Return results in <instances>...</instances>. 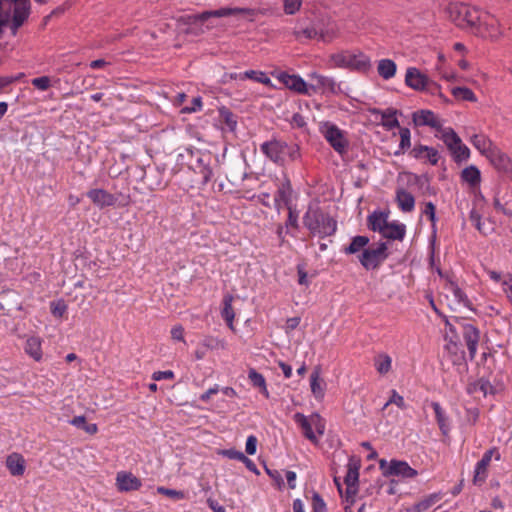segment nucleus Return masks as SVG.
Masks as SVG:
<instances>
[{
    "label": "nucleus",
    "instance_id": "nucleus-53",
    "mask_svg": "<svg viewBox=\"0 0 512 512\" xmlns=\"http://www.w3.org/2000/svg\"><path fill=\"white\" fill-rule=\"evenodd\" d=\"M424 92H427L431 95H438L444 102H448V98L441 92V86L432 81L430 78H429V84H427V88H425L423 90Z\"/></svg>",
    "mask_w": 512,
    "mask_h": 512
},
{
    "label": "nucleus",
    "instance_id": "nucleus-45",
    "mask_svg": "<svg viewBox=\"0 0 512 512\" xmlns=\"http://www.w3.org/2000/svg\"><path fill=\"white\" fill-rule=\"evenodd\" d=\"M245 79H252L258 83H262L265 85H271L270 78L261 71H255V70H248L243 73V75L240 76V80Z\"/></svg>",
    "mask_w": 512,
    "mask_h": 512
},
{
    "label": "nucleus",
    "instance_id": "nucleus-17",
    "mask_svg": "<svg viewBox=\"0 0 512 512\" xmlns=\"http://www.w3.org/2000/svg\"><path fill=\"white\" fill-rule=\"evenodd\" d=\"M487 158L493 167L503 175L508 171L512 164L511 158L498 147L491 148Z\"/></svg>",
    "mask_w": 512,
    "mask_h": 512
},
{
    "label": "nucleus",
    "instance_id": "nucleus-5",
    "mask_svg": "<svg viewBox=\"0 0 512 512\" xmlns=\"http://www.w3.org/2000/svg\"><path fill=\"white\" fill-rule=\"evenodd\" d=\"M253 10L250 8H230L224 7L217 10L204 11L199 14L183 15L177 18V23L180 25L191 26L198 23H204L211 17H228L234 15H252Z\"/></svg>",
    "mask_w": 512,
    "mask_h": 512
},
{
    "label": "nucleus",
    "instance_id": "nucleus-18",
    "mask_svg": "<svg viewBox=\"0 0 512 512\" xmlns=\"http://www.w3.org/2000/svg\"><path fill=\"white\" fill-rule=\"evenodd\" d=\"M87 197L99 209L114 206L117 201V198L113 194L107 192L104 189H91L87 192Z\"/></svg>",
    "mask_w": 512,
    "mask_h": 512
},
{
    "label": "nucleus",
    "instance_id": "nucleus-9",
    "mask_svg": "<svg viewBox=\"0 0 512 512\" xmlns=\"http://www.w3.org/2000/svg\"><path fill=\"white\" fill-rule=\"evenodd\" d=\"M309 78L315 81V83L308 85V91L312 90V92L316 93L318 90H322L323 93L329 92L331 94H338L342 92L340 85L331 77L313 72L309 74Z\"/></svg>",
    "mask_w": 512,
    "mask_h": 512
},
{
    "label": "nucleus",
    "instance_id": "nucleus-8",
    "mask_svg": "<svg viewBox=\"0 0 512 512\" xmlns=\"http://www.w3.org/2000/svg\"><path fill=\"white\" fill-rule=\"evenodd\" d=\"M283 148H285L284 141L275 137L260 145V151L270 161L282 167L287 163L285 156H283Z\"/></svg>",
    "mask_w": 512,
    "mask_h": 512
},
{
    "label": "nucleus",
    "instance_id": "nucleus-64",
    "mask_svg": "<svg viewBox=\"0 0 512 512\" xmlns=\"http://www.w3.org/2000/svg\"><path fill=\"white\" fill-rule=\"evenodd\" d=\"M258 440L256 436L250 435L246 440L245 451L249 455H254L257 451Z\"/></svg>",
    "mask_w": 512,
    "mask_h": 512
},
{
    "label": "nucleus",
    "instance_id": "nucleus-15",
    "mask_svg": "<svg viewBox=\"0 0 512 512\" xmlns=\"http://www.w3.org/2000/svg\"><path fill=\"white\" fill-rule=\"evenodd\" d=\"M405 84L413 90L423 91L429 84V77L416 67H409L406 70Z\"/></svg>",
    "mask_w": 512,
    "mask_h": 512
},
{
    "label": "nucleus",
    "instance_id": "nucleus-20",
    "mask_svg": "<svg viewBox=\"0 0 512 512\" xmlns=\"http://www.w3.org/2000/svg\"><path fill=\"white\" fill-rule=\"evenodd\" d=\"M388 224V212L375 210L367 217V227L373 232L381 233L382 236Z\"/></svg>",
    "mask_w": 512,
    "mask_h": 512
},
{
    "label": "nucleus",
    "instance_id": "nucleus-51",
    "mask_svg": "<svg viewBox=\"0 0 512 512\" xmlns=\"http://www.w3.org/2000/svg\"><path fill=\"white\" fill-rule=\"evenodd\" d=\"M157 492L161 495H165L173 500H182L184 499L185 497V494L183 491L181 490H175V489H170V488H166V487H158L157 488Z\"/></svg>",
    "mask_w": 512,
    "mask_h": 512
},
{
    "label": "nucleus",
    "instance_id": "nucleus-58",
    "mask_svg": "<svg viewBox=\"0 0 512 512\" xmlns=\"http://www.w3.org/2000/svg\"><path fill=\"white\" fill-rule=\"evenodd\" d=\"M288 209V219L286 221V227H292L295 229L299 228L298 224V212L295 208H292L291 205L286 206Z\"/></svg>",
    "mask_w": 512,
    "mask_h": 512
},
{
    "label": "nucleus",
    "instance_id": "nucleus-55",
    "mask_svg": "<svg viewBox=\"0 0 512 512\" xmlns=\"http://www.w3.org/2000/svg\"><path fill=\"white\" fill-rule=\"evenodd\" d=\"M312 512H327L326 503L317 492H314L312 496Z\"/></svg>",
    "mask_w": 512,
    "mask_h": 512
},
{
    "label": "nucleus",
    "instance_id": "nucleus-23",
    "mask_svg": "<svg viewBox=\"0 0 512 512\" xmlns=\"http://www.w3.org/2000/svg\"><path fill=\"white\" fill-rule=\"evenodd\" d=\"M292 186L288 177H285L281 185L278 187L274 196L275 206L279 210L280 203L283 202L285 206L291 204Z\"/></svg>",
    "mask_w": 512,
    "mask_h": 512
},
{
    "label": "nucleus",
    "instance_id": "nucleus-57",
    "mask_svg": "<svg viewBox=\"0 0 512 512\" xmlns=\"http://www.w3.org/2000/svg\"><path fill=\"white\" fill-rule=\"evenodd\" d=\"M31 84L41 91H46L51 86V80L48 76H41L32 79Z\"/></svg>",
    "mask_w": 512,
    "mask_h": 512
},
{
    "label": "nucleus",
    "instance_id": "nucleus-16",
    "mask_svg": "<svg viewBox=\"0 0 512 512\" xmlns=\"http://www.w3.org/2000/svg\"><path fill=\"white\" fill-rule=\"evenodd\" d=\"M369 112L372 115H380L381 116V125L388 131L394 129V128H401L400 123L397 119V114H401L400 111H398L395 108H387L385 110H381L379 108H370Z\"/></svg>",
    "mask_w": 512,
    "mask_h": 512
},
{
    "label": "nucleus",
    "instance_id": "nucleus-56",
    "mask_svg": "<svg viewBox=\"0 0 512 512\" xmlns=\"http://www.w3.org/2000/svg\"><path fill=\"white\" fill-rule=\"evenodd\" d=\"M423 214L425 216H427V218L431 221L433 231L435 232V225H436V220H437L435 205L432 202H426L425 208L423 210Z\"/></svg>",
    "mask_w": 512,
    "mask_h": 512
},
{
    "label": "nucleus",
    "instance_id": "nucleus-54",
    "mask_svg": "<svg viewBox=\"0 0 512 512\" xmlns=\"http://www.w3.org/2000/svg\"><path fill=\"white\" fill-rule=\"evenodd\" d=\"M10 11H11V5H8V8H4L3 6H0V38L3 37V27L8 26L10 23Z\"/></svg>",
    "mask_w": 512,
    "mask_h": 512
},
{
    "label": "nucleus",
    "instance_id": "nucleus-7",
    "mask_svg": "<svg viewBox=\"0 0 512 512\" xmlns=\"http://www.w3.org/2000/svg\"><path fill=\"white\" fill-rule=\"evenodd\" d=\"M389 257L388 244L379 242L376 248L367 247L357 258L366 270H376Z\"/></svg>",
    "mask_w": 512,
    "mask_h": 512
},
{
    "label": "nucleus",
    "instance_id": "nucleus-33",
    "mask_svg": "<svg viewBox=\"0 0 512 512\" xmlns=\"http://www.w3.org/2000/svg\"><path fill=\"white\" fill-rule=\"evenodd\" d=\"M440 498V495L437 493L430 494L421 501L415 503L413 506L407 508L406 512H426L435 503H437L440 500Z\"/></svg>",
    "mask_w": 512,
    "mask_h": 512
},
{
    "label": "nucleus",
    "instance_id": "nucleus-30",
    "mask_svg": "<svg viewBox=\"0 0 512 512\" xmlns=\"http://www.w3.org/2000/svg\"><path fill=\"white\" fill-rule=\"evenodd\" d=\"M410 175L412 176V180L410 182L415 184L423 195L436 194V190L431 186L430 177L427 174L417 175L410 173Z\"/></svg>",
    "mask_w": 512,
    "mask_h": 512
},
{
    "label": "nucleus",
    "instance_id": "nucleus-63",
    "mask_svg": "<svg viewBox=\"0 0 512 512\" xmlns=\"http://www.w3.org/2000/svg\"><path fill=\"white\" fill-rule=\"evenodd\" d=\"M202 345L208 349H217L223 347V342L215 337L207 336L203 339Z\"/></svg>",
    "mask_w": 512,
    "mask_h": 512
},
{
    "label": "nucleus",
    "instance_id": "nucleus-50",
    "mask_svg": "<svg viewBox=\"0 0 512 512\" xmlns=\"http://www.w3.org/2000/svg\"><path fill=\"white\" fill-rule=\"evenodd\" d=\"M311 391L316 398L323 397L324 390L320 385L319 375L317 372H313L310 376Z\"/></svg>",
    "mask_w": 512,
    "mask_h": 512
},
{
    "label": "nucleus",
    "instance_id": "nucleus-25",
    "mask_svg": "<svg viewBox=\"0 0 512 512\" xmlns=\"http://www.w3.org/2000/svg\"><path fill=\"white\" fill-rule=\"evenodd\" d=\"M396 201L398 207L403 212H411L415 207V198L414 196L406 191L404 188H398L396 190Z\"/></svg>",
    "mask_w": 512,
    "mask_h": 512
},
{
    "label": "nucleus",
    "instance_id": "nucleus-42",
    "mask_svg": "<svg viewBox=\"0 0 512 512\" xmlns=\"http://www.w3.org/2000/svg\"><path fill=\"white\" fill-rule=\"evenodd\" d=\"M400 143L399 149L394 152L395 156L403 154L407 149L411 147V132L409 128L401 127L399 129Z\"/></svg>",
    "mask_w": 512,
    "mask_h": 512
},
{
    "label": "nucleus",
    "instance_id": "nucleus-1",
    "mask_svg": "<svg viewBox=\"0 0 512 512\" xmlns=\"http://www.w3.org/2000/svg\"><path fill=\"white\" fill-rule=\"evenodd\" d=\"M448 18L459 28L474 35H482L488 26L491 16L475 6L466 3H450L446 8Z\"/></svg>",
    "mask_w": 512,
    "mask_h": 512
},
{
    "label": "nucleus",
    "instance_id": "nucleus-39",
    "mask_svg": "<svg viewBox=\"0 0 512 512\" xmlns=\"http://www.w3.org/2000/svg\"><path fill=\"white\" fill-rule=\"evenodd\" d=\"M441 140L445 143L449 151L458 146L462 140L452 128H442Z\"/></svg>",
    "mask_w": 512,
    "mask_h": 512
},
{
    "label": "nucleus",
    "instance_id": "nucleus-43",
    "mask_svg": "<svg viewBox=\"0 0 512 512\" xmlns=\"http://www.w3.org/2000/svg\"><path fill=\"white\" fill-rule=\"evenodd\" d=\"M283 156L287 162H295L301 159L300 146L296 143H287L284 141Z\"/></svg>",
    "mask_w": 512,
    "mask_h": 512
},
{
    "label": "nucleus",
    "instance_id": "nucleus-10",
    "mask_svg": "<svg viewBox=\"0 0 512 512\" xmlns=\"http://www.w3.org/2000/svg\"><path fill=\"white\" fill-rule=\"evenodd\" d=\"M496 453V460L500 459V454L497 452L496 448H491L487 450L482 458L477 462L475 471H474V477H473V483L475 485H481L485 482L487 478V468L491 462L493 454Z\"/></svg>",
    "mask_w": 512,
    "mask_h": 512
},
{
    "label": "nucleus",
    "instance_id": "nucleus-24",
    "mask_svg": "<svg viewBox=\"0 0 512 512\" xmlns=\"http://www.w3.org/2000/svg\"><path fill=\"white\" fill-rule=\"evenodd\" d=\"M6 467L13 476H22L25 472V460L22 455L12 453L6 459Z\"/></svg>",
    "mask_w": 512,
    "mask_h": 512
},
{
    "label": "nucleus",
    "instance_id": "nucleus-48",
    "mask_svg": "<svg viewBox=\"0 0 512 512\" xmlns=\"http://www.w3.org/2000/svg\"><path fill=\"white\" fill-rule=\"evenodd\" d=\"M476 390L481 391L484 394V396H486L487 394H494L495 392L494 386L490 383L489 380L485 378H480L477 382L473 384V389H469L468 391L471 393L472 391Z\"/></svg>",
    "mask_w": 512,
    "mask_h": 512
},
{
    "label": "nucleus",
    "instance_id": "nucleus-26",
    "mask_svg": "<svg viewBox=\"0 0 512 512\" xmlns=\"http://www.w3.org/2000/svg\"><path fill=\"white\" fill-rule=\"evenodd\" d=\"M361 467L360 460H356L353 457L349 459L347 465V474L344 477V483L346 486H359V469Z\"/></svg>",
    "mask_w": 512,
    "mask_h": 512
},
{
    "label": "nucleus",
    "instance_id": "nucleus-29",
    "mask_svg": "<svg viewBox=\"0 0 512 512\" xmlns=\"http://www.w3.org/2000/svg\"><path fill=\"white\" fill-rule=\"evenodd\" d=\"M406 234V226L397 221L389 222L387 230L383 234V238L388 240H399L402 241Z\"/></svg>",
    "mask_w": 512,
    "mask_h": 512
},
{
    "label": "nucleus",
    "instance_id": "nucleus-27",
    "mask_svg": "<svg viewBox=\"0 0 512 512\" xmlns=\"http://www.w3.org/2000/svg\"><path fill=\"white\" fill-rule=\"evenodd\" d=\"M369 238L367 236L357 235L351 239L349 245L343 248V252L347 255L361 253L364 249L367 248L369 244Z\"/></svg>",
    "mask_w": 512,
    "mask_h": 512
},
{
    "label": "nucleus",
    "instance_id": "nucleus-47",
    "mask_svg": "<svg viewBox=\"0 0 512 512\" xmlns=\"http://www.w3.org/2000/svg\"><path fill=\"white\" fill-rule=\"evenodd\" d=\"M452 94L455 98L475 102L477 100L474 92L468 87H454Z\"/></svg>",
    "mask_w": 512,
    "mask_h": 512
},
{
    "label": "nucleus",
    "instance_id": "nucleus-28",
    "mask_svg": "<svg viewBox=\"0 0 512 512\" xmlns=\"http://www.w3.org/2000/svg\"><path fill=\"white\" fill-rule=\"evenodd\" d=\"M294 421L301 427L303 435L312 443H317L318 439L312 429V423L302 413L297 412L294 415Z\"/></svg>",
    "mask_w": 512,
    "mask_h": 512
},
{
    "label": "nucleus",
    "instance_id": "nucleus-3",
    "mask_svg": "<svg viewBox=\"0 0 512 512\" xmlns=\"http://www.w3.org/2000/svg\"><path fill=\"white\" fill-rule=\"evenodd\" d=\"M330 61L337 68L349 69L359 73H367L371 68V60L363 52L350 53L342 51L330 56Z\"/></svg>",
    "mask_w": 512,
    "mask_h": 512
},
{
    "label": "nucleus",
    "instance_id": "nucleus-34",
    "mask_svg": "<svg viewBox=\"0 0 512 512\" xmlns=\"http://www.w3.org/2000/svg\"><path fill=\"white\" fill-rule=\"evenodd\" d=\"M471 143L477 150H479L481 154L485 155L486 157H488V153L490 152L491 148L496 147L493 145L489 138L482 134H474L471 137Z\"/></svg>",
    "mask_w": 512,
    "mask_h": 512
},
{
    "label": "nucleus",
    "instance_id": "nucleus-61",
    "mask_svg": "<svg viewBox=\"0 0 512 512\" xmlns=\"http://www.w3.org/2000/svg\"><path fill=\"white\" fill-rule=\"evenodd\" d=\"M220 454L229 459L238 460L240 462L245 458V454L243 452L238 451L234 448L224 449L220 452Z\"/></svg>",
    "mask_w": 512,
    "mask_h": 512
},
{
    "label": "nucleus",
    "instance_id": "nucleus-37",
    "mask_svg": "<svg viewBox=\"0 0 512 512\" xmlns=\"http://www.w3.org/2000/svg\"><path fill=\"white\" fill-rule=\"evenodd\" d=\"M233 296L227 294L223 298V308L221 311L222 318L226 321L227 325L233 329V320L235 317L234 309L232 307Z\"/></svg>",
    "mask_w": 512,
    "mask_h": 512
},
{
    "label": "nucleus",
    "instance_id": "nucleus-6",
    "mask_svg": "<svg viewBox=\"0 0 512 512\" xmlns=\"http://www.w3.org/2000/svg\"><path fill=\"white\" fill-rule=\"evenodd\" d=\"M319 130L325 140L337 153L342 155L347 152L349 142L345 137V132L336 124L330 121L321 122Z\"/></svg>",
    "mask_w": 512,
    "mask_h": 512
},
{
    "label": "nucleus",
    "instance_id": "nucleus-49",
    "mask_svg": "<svg viewBox=\"0 0 512 512\" xmlns=\"http://www.w3.org/2000/svg\"><path fill=\"white\" fill-rule=\"evenodd\" d=\"M451 291L454 297L458 300V302L462 303L464 306L470 308L471 301L468 299L467 295L462 291V289L454 282H451Z\"/></svg>",
    "mask_w": 512,
    "mask_h": 512
},
{
    "label": "nucleus",
    "instance_id": "nucleus-35",
    "mask_svg": "<svg viewBox=\"0 0 512 512\" xmlns=\"http://www.w3.org/2000/svg\"><path fill=\"white\" fill-rule=\"evenodd\" d=\"M25 352L32 357L35 361H41V339L39 337H30L25 344Z\"/></svg>",
    "mask_w": 512,
    "mask_h": 512
},
{
    "label": "nucleus",
    "instance_id": "nucleus-44",
    "mask_svg": "<svg viewBox=\"0 0 512 512\" xmlns=\"http://www.w3.org/2000/svg\"><path fill=\"white\" fill-rule=\"evenodd\" d=\"M375 368L379 374H386L391 369V357L387 354H379L375 357Z\"/></svg>",
    "mask_w": 512,
    "mask_h": 512
},
{
    "label": "nucleus",
    "instance_id": "nucleus-19",
    "mask_svg": "<svg viewBox=\"0 0 512 512\" xmlns=\"http://www.w3.org/2000/svg\"><path fill=\"white\" fill-rule=\"evenodd\" d=\"M412 121L415 126H429L436 130H442V125L431 110H418L413 112Z\"/></svg>",
    "mask_w": 512,
    "mask_h": 512
},
{
    "label": "nucleus",
    "instance_id": "nucleus-13",
    "mask_svg": "<svg viewBox=\"0 0 512 512\" xmlns=\"http://www.w3.org/2000/svg\"><path fill=\"white\" fill-rule=\"evenodd\" d=\"M462 335L466 343L470 359L473 360L480 340V331L474 325L464 323L462 324Z\"/></svg>",
    "mask_w": 512,
    "mask_h": 512
},
{
    "label": "nucleus",
    "instance_id": "nucleus-41",
    "mask_svg": "<svg viewBox=\"0 0 512 512\" xmlns=\"http://www.w3.org/2000/svg\"><path fill=\"white\" fill-rule=\"evenodd\" d=\"M220 121L224 123L230 131H235L237 126L236 115L227 107L222 106L219 108Z\"/></svg>",
    "mask_w": 512,
    "mask_h": 512
},
{
    "label": "nucleus",
    "instance_id": "nucleus-14",
    "mask_svg": "<svg viewBox=\"0 0 512 512\" xmlns=\"http://www.w3.org/2000/svg\"><path fill=\"white\" fill-rule=\"evenodd\" d=\"M417 475V470L412 468L406 461L395 459L390 461L385 471V477L400 476L402 478H414Z\"/></svg>",
    "mask_w": 512,
    "mask_h": 512
},
{
    "label": "nucleus",
    "instance_id": "nucleus-4",
    "mask_svg": "<svg viewBox=\"0 0 512 512\" xmlns=\"http://www.w3.org/2000/svg\"><path fill=\"white\" fill-rule=\"evenodd\" d=\"M186 152L190 156L189 168L201 176L200 184L205 186L214 176L211 166L213 162L212 154L193 148H187Z\"/></svg>",
    "mask_w": 512,
    "mask_h": 512
},
{
    "label": "nucleus",
    "instance_id": "nucleus-32",
    "mask_svg": "<svg viewBox=\"0 0 512 512\" xmlns=\"http://www.w3.org/2000/svg\"><path fill=\"white\" fill-rule=\"evenodd\" d=\"M461 179L472 188L477 187L481 182V172L476 166L470 165L462 170Z\"/></svg>",
    "mask_w": 512,
    "mask_h": 512
},
{
    "label": "nucleus",
    "instance_id": "nucleus-46",
    "mask_svg": "<svg viewBox=\"0 0 512 512\" xmlns=\"http://www.w3.org/2000/svg\"><path fill=\"white\" fill-rule=\"evenodd\" d=\"M450 152H451V155H452L454 161L457 164H460L463 161H466L470 156L469 148L466 145H464L462 142L458 146H456L454 149H452Z\"/></svg>",
    "mask_w": 512,
    "mask_h": 512
},
{
    "label": "nucleus",
    "instance_id": "nucleus-38",
    "mask_svg": "<svg viewBox=\"0 0 512 512\" xmlns=\"http://www.w3.org/2000/svg\"><path fill=\"white\" fill-rule=\"evenodd\" d=\"M397 70L395 62L391 59H382L378 63L377 71L383 79L392 78Z\"/></svg>",
    "mask_w": 512,
    "mask_h": 512
},
{
    "label": "nucleus",
    "instance_id": "nucleus-52",
    "mask_svg": "<svg viewBox=\"0 0 512 512\" xmlns=\"http://www.w3.org/2000/svg\"><path fill=\"white\" fill-rule=\"evenodd\" d=\"M67 308V304L64 300L53 301L50 304L52 315L59 318L66 313Z\"/></svg>",
    "mask_w": 512,
    "mask_h": 512
},
{
    "label": "nucleus",
    "instance_id": "nucleus-62",
    "mask_svg": "<svg viewBox=\"0 0 512 512\" xmlns=\"http://www.w3.org/2000/svg\"><path fill=\"white\" fill-rule=\"evenodd\" d=\"M202 107V99L200 96L194 97L191 101L190 106H186L182 109L183 113H193L201 110Z\"/></svg>",
    "mask_w": 512,
    "mask_h": 512
},
{
    "label": "nucleus",
    "instance_id": "nucleus-59",
    "mask_svg": "<svg viewBox=\"0 0 512 512\" xmlns=\"http://www.w3.org/2000/svg\"><path fill=\"white\" fill-rule=\"evenodd\" d=\"M392 403L397 405L402 410L406 409V404H405L403 396L399 395L396 392V390L391 391V396H390L389 400L386 402L385 407H387L389 404H392Z\"/></svg>",
    "mask_w": 512,
    "mask_h": 512
},
{
    "label": "nucleus",
    "instance_id": "nucleus-22",
    "mask_svg": "<svg viewBox=\"0 0 512 512\" xmlns=\"http://www.w3.org/2000/svg\"><path fill=\"white\" fill-rule=\"evenodd\" d=\"M117 486L120 491H134L138 490L142 483L139 478L132 473L119 472L117 474Z\"/></svg>",
    "mask_w": 512,
    "mask_h": 512
},
{
    "label": "nucleus",
    "instance_id": "nucleus-11",
    "mask_svg": "<svg viewBox=\"0 0 512 512\" xmlns=\"http://www.w3.org/2000/svg\"><path fill=\"white\" fill-rule=\"evenodd\" d=\"M277 79L280 83H282L288 89L305 95H310V91H308V84L304 81L302 77L295 74H289L287 72H280L277 75Z\"/></svg>",
    "mask_w": 512,
    "mask_h": 512
},
{
    "label": "nucleus",
    "instance_id": "nucleus-2",
    "mask_svg": "<svg viewBox=\"0 0 512 512\" xmlns=\"http://www.w3.org/2000/svg\"><path fill=\"white\" fill-rule=\"evenodd\" d=\"M303 225L313 236L321 238L334 235L337 231V221L318 205L308 206L303 216Z\"/></svg>",
    "mask_w": 512,
    "mask_h": 512
},
{
    "label": "nucleus",
    "instance_id": "nucleus-40",
    "mask_svg": "<svg viewBox=\"0 0 512 512\" xmlns=\"http://www.w3.org/2000/svg\"><path fill=\"white\" fill-rule=\"evenodd\" d=\"M248 379L254 387L260 389L262 394H264L266 397L269 396L265 378L261 373L257 372L254 368H251L248 372Z\"/></svg>",
    "mask_w": 512,
    "mask_h": 512
},
{
    "label": "nucleus",
    "instance_id": "nucleus-60",
    "mask_svg": "<svg viewBox=\"0 0 512 512\" xmlns=\"http://www.w3.org/2000/svg\"><path fill=\"white\" fill-rule=\"evenodd\" d=\"M301 7V0H284V11L288 15L295 14Z\"/></svg>",
    "mask_w": 512,
    "mask_h": 512
},
{
    "label": "nucleus",
    "instance_id": "nucleus-36",
    "mask_svg": "<svg viewBox=\"0 0 512 512\" xmlns=\"http://www.w3.org/2000/svg\"><path fill=\"white\" fill-rule=\"evenodd\" d=\"M446 349L452 354V363L454 365H465V351L461 349L458 341L451 338L446 345Z\"/></svg>",
    "mask_w": 512,
    "mask_h": 512
},
{
    "label": "nucleus",
    "instance_id": "nucleus-31",
    "mask_svg": "<svg viewBox=\"0 0 512 512\" xmlns=\"http://www.w3.org/2000/svg\"><path fill=\"white\" fill-rule=\"evenodd\" d=\"M431 407L434 410L436 421H437V424L439 426L441 433L444 436H447L450 431V424H449L448 417L446 416L444 410L442 409L441 405L438 402H432Z\"/></svg>",
    "mask_w": 512,
    "mask_h": 512
},
{
    "label": "nucleus",
    "instance_id": "nucleus-21",
    "mask_svg": "<svg viewBox=\"0 0 512 512\" xmlns=\"http://www.w3.org/2000/svg\"><path fill=\"white\" fill-rule=\"evenodd\" d=\"M301 33L308 39L319 38L324 42H329L334 37L333 28H323L318 24H313L304 28Z\"/></svg>",
    "mask_w": 512,
    "mask_h": 512
},
{
    "label": "nucleus",
    "instance_id": "nucleus-12",
    "mask_svg": "<svg viewBox=\"0 0 512 512\" xmlns=\"http://www.w3.org/2000/svg\"><path fill=\"white\" fill-rule=\"evenodd\" d=\"M13 7V15L11 20L15 21V26L23 25L30 14V0H9L4 2V8H8V5Z\"/></svg>",
    "mask_w": 512,
    "mask_h": 512
}]
</instances>
